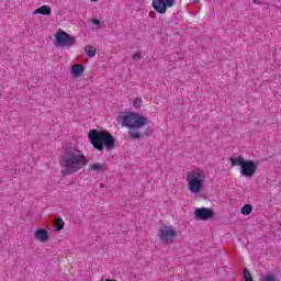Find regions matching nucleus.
<instances>
[{
	"label": "nucleus",
	"instance_id": "nucleus-1",
	"mask_svg": "<svg viewBox=\"0 0 281 281\" xmlns=\"http://www.w3.org/2000/svg\"><path fill=\"white\" fill-rule=\"evenodd\" d=\"M89 164L87 156L80 149L70 148L61 156V173L68 176L82 170Z\"/></svg>",
	"mask_w": 281,
	"mask_h": 281
},
{
	"label": "nucleus",
	"instance_id": "nucleus-2",
	"mask_svg": "<svg viewBox=\"0 0 281 281\" xmlns=\"http://www.w3.org/2000/svg\"><path fill=\"white\" fill-rule=\"evenodd\" d=\"M123 124L127 126V128H131L128 135L132 139H142L144 135H146V137L153 135V130H147L145 134L139 132L138 128L148 124V119L137 113L130 112L127 115L123 116Z\"/></svg>",
	"mask_w": 281,
	"mask_h": 281
},
{
	"label": "nucleus",
	"instance_id": "nucleus-3",
	"mask_svg": "<svg viewBox=\"0 0 281 281\" xmlns=\"http://www.w3.org/2000/svg\"><path fill=\"white\" fill-rule=\"evenodd\" d=\"M88 139L95 150L102 153L104 146L108 150L115 148V138L108 131L91 130L88 134Z\"/></svg>",
	"mask_w": 281,
	"mask_h": 281
},
{
	"label": "nucleus",
	"instance_id": "nucleus-4",
	"mask_svg": "<svg viewBox=\"0 0 281 281\" xmlns=\"http://www.w3.org/2000/svg\"><path fill=\"white\" fill-rule=\"evenodd\" d=\"M205 179H207V172L201 168L189 171L186 178L189 192H191V194H199V192L203 190Z\"/></svg>",
	"mask_w": 281,
	"mask_h": 281
},
{
	"label": "nucleus",
	"instance_id": "nucleus-5",
	"mask_svg": "<svg viewBox=\"0 0 281 281\" xmlns=\"http://www.w3.org/2000/svg\"><path fill=\"white\" fill-rule=\"evenodd\" d=\"M229 161L232 166H240V176L247 177L250 179V177H254L256 175L257 166L256 162L251 160H245L243 156H238L236 158L231 157Z\"/></svg>",
	"mask_w": 281,
	"mask_h": 281
},
{
	"label": "nucleus",
	"instance_id": "nucleus-6",
	"mask_svg": "<svg viewBox=\"0 0 281 281\" xmlns=\"http://www.w3.org/2000/svg\"><path fill=\"white\" fill-rule=\"evenodd\" d=\"M158 236L165 245H172L177 238V231L172 226L164 225L159 228Z\"/></svg>",
	"mask_w": 281,
	"mask_h": 281
},
{
	"label": "nucleus",
	"instance_id": "nucleus-7",
	"mask_svg": "<svg viewBox=\"0 0 281 281\" xmlns=\"http://www.w3.org/2000/svg\"><path fill=\"white\" fill-rule=\"evenodd\" d=\"M55 38L59 47H74V45H76V37L71 36L65 31H59L55 35Z\"/></svg>",
	"mask_w": 281,
	"mask_h": 281
},
{
	"label": "nucleus",
	"instance_id": "nucleus-8",
	"mask_svg": "<svg viewBox=\"0 0 281 281\" xmlns=\"http://www.w3.org/2000/svg\"><path fill=\"white\" fill-rule=\"evenodd\" d=\"M177 0H153L151 5L158 14H166L168 8H173Z\"/></svg>",
	"mask_w": 281,
	"mask_h": 281
},
{
	"label": "nucleus",
	"instance_id": "nucleus-9",
	"mask_svg": "<svg viewBox=\"0 0 281 281\" xmlns=\"http://www.w3.org/2000/svg\"><path fill=\"white\" fill-rule=\"evenodd\" d=\"M194 214H195V218H198L199 221H210L215 216V213L212 209H205V207L196 209Z\"/></svg>",
	"mask_w": 281,
	"mask_h": 281
},
{
	"label": "nucleus",
	"instance_id": "nucleus-10",
	"mask_svg": "<svg viewBox=\"0 0 281 281\" xmlns=\"http://www.w3.org/2000/svg\"><path fill=\"white\" fill-rule=\"evenodd\" d=\"M70 74L74 78H80L85 74V66L80 64L72 65Z\"/></svg>",
	"mask_w": 281,
	"mask_h": 281
},
{
	"label": "nucleus",
	"instance_id": "nucleus-11",
	"mask_svg": "<svg viewBox=\"0 0 281 281\" xmlns=\"http://www.w3.org/2000/svg\"><path fill=\"white\" fill-rule=\"evenodd\" d=\"M49 234L45 231V228H38L35 232V240H40V243H45V240H48Z\"/></svg>",
	"mask_w": 281,
	"mask_h": 281
},
{
	"label": "nucleus",
	"instance_id": "nucleus-12",
	"mask_svg": "<svg viewBox=\"0 0 281 281\" xmlns=\"http://www.w3.org/2000/svg\"><path fill=\"white\" fill-rule=\"evenodd\" d=\"M33 14H43V16H49L52 14V7L42 5L33 11Z\"/></svg>",
	"mask_w": 281,
	"mask_h": 281
},
{
	"label": "nucleus",
	"instance_id": "nucleus-13",
	"mask_svg": "<svg viewBox=\"0 0 281 281\" xmlns=\"http://www.w3.org/2000/svg\"><path fill=\"white\" fill-rule=\"evenodd\" d=\"M252 210H254V206H251V204H246L241 207L240 213L244 214V216H249Z\"/></svg>",
	"mask_w": 281,
	"mask_h": 281
},
{
	"label": "nucleus",
	"instance_id": "nucleus-14",
	"mask_svg": "<svg viewBox=\"0 0 281 281\" xmlns=\"http://www.w3.org/2000/svg\"><path fill=\"white\" fill-rule=\"evenodd\" d=\"M65 227V222L63 221L61 217H58L56 221H55V231L56 232H60V229H63Z\"/></svg>",
	"mask_w": 281,
	"mask_h": 281
},
{
	"label": "nucleus",
	"instance_id": "nucleus-15",
	"mask_svg": "<svg viewBox=\"0 0 281 281\" xmlns=\"http://www.w3.org/2000/svg\"><path fill=\"white\" fill-rule=\"evenodd\" d=\"M91 170H94V172H102L104 170V165L101 162H97L90 166Z\"/></svg>",
	"mask_w": 281,
	"mask_h": 281
},
{
	"label": "nucleus",
	"instance_id": "nucleus-16",
	"mask_svg": "<svg viewBox=\"0 0 281 281\" xmlns=\"http://www.w3.org/2000/svg\"><path fill=\"white\" fill-rule=\"evenodd\" d=\"M85 52L87 56H89L90 58H93V56H95L97 50L93 46H86Z\"/></svg>",
	"mask_w": 281,
	"mask_h": 281
},
{
	"label": "nucleus",
	"instance_id": "nucleus-17",
	"mask_svg": "<svg viewBox=\"0 0 281 281\" xmlns=\"http://www.w3.org/2000/svg\"><path fill=\"white\" fill-rule=\"evenodd\" d=\"M244 280L245 281H254V278H251V272L247 270V268L244 269Z\"/></svg>",
	"mask_w": 281,
	"mask_h": 281
},
{
	"label": "nucleus",
	"instance_id": "nucleus-18",
	"mask_svg": "<svg viewBox=\"0 0 281 281\" xmlns=\"http://www.w3.org/2000/svg\"><path fill=\"white\" fill-rule=\"evenodd\" d=\"M133 104L135 106V109H139V106H142V98L137 97L134 99Z\"/></svg>",
	"mask_w": 281,
	"mask_h": 281
},
{
	"label": "nucleus",
	"instance_id": "nucleus-19",
	"mask_svg": "<svg viewBox=\"0 0 281 281\" xmlns=\"http://www.w3.org/2000/svg\"><path fill=\"white\" fill-rule=\"evenodd\" d=\"M263 281H278V279H277L276 276H273V274H267V276L263 278Z\"/></svg>",
	"mask_w": 281,
	"mask_h": 281
},
{
	"label": "nucleus",
	"instance_id": "nucleus-20",
	"mask_svg": "<svg viewBox=\"0 0 281 281\" xmlns=\"http://www.w3.org/2000/svg\"><path fill=\"white\" fill-rule=\"evenodd\" d=\"M133 60H139L142 58V53L137 52L136 54L133 55Z\"/></svg>",
	"mask_w": 281,
	"mask_h": 281
},
{
	"label": "nucleus",
	"instance_id": "nucleus-21",
	"mask_svg": "<svg viewBox=\"0 0 281 281\" xmlns=\"http://www.w3.org/2000/svg\"><path fill=\"white\" fill-rule=\"evenodd\" d=\"M92 23H93L94 25H98V26H100V25H101L100 20H95V19H93V20H92Z\"/></svg>",
	"mask_w": 281,
	"mask_h": 281
},
{
	"label": "nucleus",
	"instance_id": "nucleus-22",
	"mask_svg": "<svg viewBox=\"0 0 281 281\" xmlns=\"http://www.w3.org/2000/svg\"><path fill=\"white\" fill-rule=\"evenodd\" d=\"M252 2L257 5L260 4V0H252Z\"/></svg>",
	"mask_w": 281,
	"mask_h": 281
},
{
	"label": "nucleus",
	"instance_id": "nucleus-23",
	"mask_svg": "<svg viewBox=\"0 0 281 281\" xmlns=\"http://www.w3.org/2000/svg\"><path fill=\"white\" fill-rule=\"evenodd\" d=\"M200 0H193V3H199Z\"/></svg>",
	"mask_w": 281,
	"mask_h": 281
},
{
	"label": "nucleus",
	"instance_id": "nucleus-24",
	"mask_svg": "<svg viewBox=\"0 0 281 281\" xmlns=\"http://www.w3.org/2000/svg\"><path fill=\"white\" fill-rule=\"evenodd\" d=\"M91 1H94V2H95V1H98V0H91Z\"/></svg>",
	"mask_w": 281,
	"mask_h": 281
}]
</instances>
